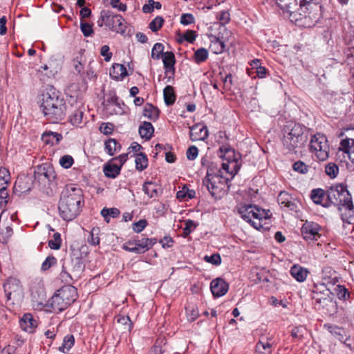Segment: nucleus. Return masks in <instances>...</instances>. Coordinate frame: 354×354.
Wrapping results in <instances>:
<instances>
[{
    "mask_svg": "<svg viewBox=\"0 0 354 354\" xmlns=\"http://www.w3.org/2000/svg\"><path fill=\"white\" fill-rule=\"evenodd\" d=\"M239 212L243 219L257 230L262 228L263 221L269 218L268 213L266 210L256 205H244L239 208Z\"/></svg>",
    "mask_w": 354,
    "mask_h": 354,
    "instance_id": "obj_5",
    "label": "nucleus"
},
{
    "mask_svg": "<svg viewBox=\"0 0 354 354\" xmlns=\"http://www.w3.org/2000/svg\"><path fill=\"white\" fill-rule=\"evenodd\" d=\"M334 297L333 292L324 284L317 285L313 290L312 298L317 304L322 305V301L331 299Z\"/></svg>",
    "mask_w": 354,
    "mask_h": 354,
    "instance_id": "obj_13",
    "label": "nucleus"
},
{
    "mask_svg": "<svg viewBox=\"0 0 354 354\" xmlns=\"http://www.w3.org/2000/svg\"><path fill=\"white\" fill-rule=\"evenodd\" d=\"M164 100L167 106L172 105L176 100V95L171 86H167L163 90Z\"/></svg>",
    "mask_w": 354,
    "mask_h": 354,
    "instance_id": "obj_38",
    "label": "nucleus"
},
{
    "mask_svg": "<svg viewBox=\"0 0 354 354\" xmlns=\"http://www.w3.org/2000/svg\"><path fill=\"white\" fill-rule=\"evenodd\" d=\"M164 21L165 20L162 17L157 16L150 22L149 26V28L154 32H157L162 28Z\"/></svg>",
    "mask_w": 354,
    "mask_h": 354,
    "instance_id": "obj_48",
    "label": "nucleus"
},
{
    "mask_svg": "<svg viewBox=\"0 0 354 354\" xmlns=\"http://www.w3.org/2000/svg\"><path fill=\"white\" fill-rule=\"evenodd\" d=\"M218 169H221L225 171L226 173H230L232 175H234L237 173L239 167L237 165V163L235 161L229 162L227 163H222L221 167H218Z\"/></svg>",
    "mask_w": 354,
    "mask_h": 354,
    "instance_id": "obj_44",
    "label": "nucleus"
},
{
    "mask_svg": "<svg viewBox=\"0 0 354 354\" xmlns=\"http://www.w3.org/2000/svg\"><path fill=\"white\" fill-rule=\"evenodd\" d=\"M100 18L111 30L122 35L125 33L124 19L121 15L114 14L109 10H102L100 12Z\"/></svg>",
    "mask_w": 354,
    "mask_h": 354,
    "instance_id": "obj_8",
    "label": "nucleus"
},
{
    "mask_svg": "<svg viewBox=\"0 0 354 354\" xmlns=\"http://www.w3.org/2000/svg\"><path fill=\"white\" fill-rule=\"evenodd\" d=\"M147 225V221L145 219H141L133 223L132 228L135 232L139 233L142 232Z\"/></svg>",
    "mask_w": 354,
    "mask_h": 354,
    "instance_id": "obj_60",
    "label": "nucleus"
},
{
    "mask_svg": "<svg viewBox=\"0 0 354 354\" xmlns=\"http://www.w3.org/2000/svg\"><path fill=\"white\" fill-rule=\"evenodd\" d=\"M310 151L320 161H324L329 157L330 146L326 137L322 133L313 136L310 141Z\"/></svg>",
    "mask_w": 354,
    "mask_h": 354,
    "instance_id": "obj_7",
    "label": "nucleus"
},
{
    "mask_svg": "<svg viewBox=\"0 0 354 354\" xmlns=\"http://www.w3.org/2000/svg\"><path fill=\"white\" fill-rule=\"evenodd\" d=\"M322 307L326 310L329 315H334L337 312V306L336 301L334 300V297L331 299H325L322 301Z\"/></svg>",
    "mask_w": 354,
    "mask_h": 354,
    "instance_id": "obj_36",
    "label": "nucleus"
},
{
    "mask_svg": "<svg viewBox=\"0 0 354 354\" xmlns=\"http://www.w3.org/2000/svg\"><path fill=\"white\" fill-rule=\"evenodd\" d=\"M125 109L124 104L120 103L116 95L112 96L106 105V111L110 115H122L125 113Z\"/></svg>",
    "mask_w": 354,
    "mask_h": 354,
    "instance_id": "obj_15",
    "label": "nucleus"
},
{
    "mask_svg": "<svg viewBox=\"0 0 354 354\" xmlns=\"http://www.w3.org/2000/svg\"><path fill=\"white\" fill-rule=\"evenodd\" d=\"M31 303L32 308L36 310H44L46 307L49 308L48 302L46 301V295L44 288L39 283L32 285L30 288Z\"/></svg>",
    "mask_w": 354,
    "mask_h": 354,
    "instance_id": "obj_9",
    "label": "nucleus"
},
{
    "mask_svg": "<svg viewBox=\"0 0 354 354\" xmlns=\"http://www.w3.org/2000/svg\"><path fill=\"white\" fill-rule=\"evenodd\" d=\"M62 240L59 233L53 234V239L48 241V246L53 250H58L61 247Z\"/></svg>",
    "mask_w": 354,
    "mask_h": 354,
    "instance_id": "obj_52",
    "label": "nucleus"
},
{
    "mask_svg": "<svg viewBox=\"0 0 354 354\" xmlns=\"http://www.w3.org/2000/svg\"><path fill=\"white\" fill-rule=\"evenodd\" d=\"M348 207L346 205L339 206L337 207L339 212L341 214L342 220L344 222H346L348 223H353L354 222V205L353 201H351V205L349 204Z\"/></svg>",
    "mask_w": 354,
    "mask_h": 354,
    "instance_id": "obj_22",
    "label": "nucleus"
},
{
    "mask_svg": "<svg viewBox=\"0 0 354 354\" xmlns=\"http://www.w3.org/2000/svg\"><path fill=\"white\" fill-rule=\"evenodd\" d=\"M99 130L104 135H109L113 131V125L109 122H104L100 125Z\"/></svg>",
    "mask_w": 354,
    "mask_h": 354,
    "instance_id": "obj_61",
    "label": "nucleus"
},
{
    "mask_svg": "<svg viewBox=\"0 0 354 354\" xmlns=\"http://www.w3.org/2000/svg\"><path fill=\"white\" fill-rule=\"evenodd\" d=\"M3 289L8 300L13 301L21 298L22 287L19 279L15 277L8 278L3 284Z\"/></svg>",
    "mask_w": 354,
    "mask_h": 354,
    "instance_id": "obj_10",
    "label": "nucleus"
},
{
    "mask_svg": "<svg viewBox=\"0 0 354 354\" xmlns=\"http://www.w3.org/2000/svg\"><path fill=\"white\" fill-rule=\"evenodd\" d=\"M121 165L113 163H107L104 166L103 171L105 176L111 178H116L120 173Z\"/></svg>",
    "mask_w": 354,
    "mask_h": 354,
    "instance_id": "obj_33",
    "label": "nucleus"
},
{
    "mask_svg": "<svg viewBox=\"0 0 354 354\" xmlns=\"http://www.w3.org/2000/svg\"><path fill=\"white\" fill-rule=\"evenodd\" d=\"M58 293L68 306L71 305L77 299V290L73 286L62 288L58 290Z\"/></svg>",
    "mask_w": 354,
    "mask_h": 354,
    "instance_id": "obj_18",
    "label": "nucleus"
},
{
    "mask_svg": "<svg viewBox=\"0 0 354 354\" xmlns=\"http://www.w3.org/2000/svg\"><path fill=\"white\" fill-rule=\"evenodd\" d=\"M290 274L297 281L303 282L306 279L308 270L299 265H294L290 269Z\"/></svg>",
    "mask_w": 354,
    "mask_h": 354,
    "instance_id": "obj_26",
    "label": "nucleus"
},
{
    "mask_svg": "<svg viewBox=\"0 0 354 354\" xmlns=\"http://www.w3.org/2000/svg\"><path fill=\"white\" fill-rule=\"evenodd\" d=\"M82 205V189L73 185L66 186L59 201V215L65 221H72L80 213Z\"/></svg>",
    "mask_w": 354,
    "mask_h": 354,
    "instance_id": "obj_1",
    "label": "nucleus"
},
{
    "mask_svg": "<svg viewBox=\"0 0 354 354\" xmlns=\"http://www.w3.org/2000/svg\"><path fill=\"white\" fill-rule=\"evenodd\" d=\"M134 249H131L132 252L136 254H142L148 251L156 243V239L142 238L135 239L133 241Z\"/></svg>",
    "mask_w": 354,
    "mask_h": 354,
    "instance_id": "obj_14",
    "label": "nucleus"
},
{
    "mask_svg": "<svg viewBox=\"0 0 354 354\" xmlns=\"http://www.w3.org/2000/svg\"><path fill=\"white\" fill-rule=\"evenodd\" d=\"M204 260L215 266H218L221 263V258L218 254H213L211 256H205Z\"/></svg>",
    "mask_w": 354,
    "mask_h": 354,
    "instance_id": "obj_59",
    "label": "nucleus"
},
{
    "mask_svg": "<svg viewBox=\"0 0 354 354\" xmlns=\"http://www.w3.org/2000/svg\"><path fill=\"white\" fill-rule=\"evenodd\" d=\"M276 4L281 10L286 11L288 15L292 9L297 6L298 0H274Z\"/></svg>",
    "mask_w": 354,
    "mask_h": 354,
    "instance_id": "obj_35",
    "label": "nucleus"
},
{
    "mask_svg": "<svg viewBox=\"0 0 354 354\" xmlns=\"http://www.w3.org/2000/svg\"><path fill=\"white\" fill-rule=\"evenodd\" d=\"M198 154V148L195 146H191L189 147L186 153V156L188 160H195Z\"/></svg>",
    "mask_w": 354,
    "mask_h": 354,
    "instance_id": "obj_62",
    "label": "nucleus"
},
{
    "mask_svg": "<svg viewBox=\"0 0 354 354\" xmlns=\"http://www.w3.org/2000/svg\"><path fill=\"white\" fill-rule=\"evenodd\" d=\"M274 344L272 336L262 335L256 344V354H272Z\"/></svg>",
    "mask_w": 354,
    "mask_h": 354,
    "instance_id": "obj_12",
    "label": "nucleus"
},
{
    "mask_svg": "<svg viewBox=\"0 0 354 354\" xmlns=\"http://www.w3.org/2000/svg\"><path fill=\"white\" fill-rule=\"evenodd\" d=\"M136 168L137 170L141 171L147 168L148 165V159L147 156L143 153L137 154L136 158Z\"/></svg>",
    "mask_w": 354,
    "mask_h": 354,
    "instance_id": "obj_40",
    "label": "nucleus"
},
{
    "mask_svg": "<svg viewBox=\"0 0 354 354\" xmlns=\"http://www.w3.org/2000/svg\"><path fill=\"white\" fill-rule=\"evenodd\" d=\"M154 128L151 122H144L139 127V134L142 138L149 140L153 136Z\"/></svg>",
    "mask_w": 354,
    "mask_h": 354,
    "instance_id": "obj_32",
    "label": "nucleus"
},
{
    "mask_svg": "<svg viewBox=\"0 0 354 354\" xmlns=\"http://www.w3.org/2000/svg\"><path fill=\"white\" fill-rule=\"evenodd\" d=\"M210 289L214 297H220L227 293L229 285L223 279L216 278L212 281Z\"/></svg>",
    "mask_w": 354,
    "mask_h": 354,
    "instance_id": "obj_16",
    "label": "nucleus"
},
{
    "mask_svg": "<svg viewBox=\"0 0 354 354\" xmlns=\"http://www.w3.org/2000/svg\"><path fill=\"white\" fill-rule=\"evenodd\" d=\"M162 59L166 71L174 73L176 62L174 54L172 52L167 51L162 54Z\"/></svg>",
    "mask_w": 354,
    "mask_h": 354,
    "instance_id": "obj_30",
    "label": "nucleus"
},
{
    "mask_svg": "<svg viewBox=\"0 0 354 354\" xmlns=\"http://www.w3.org/2000/svg\"><path fill=\"white\" fill-rule=\"evenodd\" d=\"M142 190L149 198H154L158 196L160 187L156 183L147 181L143 184Z\"/></svg>",
    "mask_w": 354,
    "mask_h": 354,
    "instance_id": "obj_25",
    "label": "nucleus"
},
{
    "mask_svg": "<svg viewBox=\"0 0 354 354\" xmlns=\"http://www.w3.org/2000/svg\"><path fill=\"white\" fill-rule=\"evenodd\" d=\"M49 308L46 307V312H61L66 309L68 306L65 303L63 298L59 293L54 295L49 301Z\"/></svg>",
    "mask_w": 354,
    "mask_h": 354,
    "instance_id": "obj_17",
    "label": "nucleus"
},
{
    "mask_svg": "<svg viewBox=\"0 0 354 354\" xmlns=\"http://www.w3.org/2000/svg\"><path fill=\"white\" fill-rule=\"evenodd\" d=\"M325 172L330 178H335L339 174V167L334 162H328L325 167Z\"/></svg>",
    "mask_w": 354,
    "mask_h": 354,
    "instance_id": "obj_45",
    "label": "nucleus"
},
{
    "mask_svg": "<svg viewBox=\"0 0 354 354\" xmlns=\"http://www.w3.org/2000/svg\"><path fill=\"white\" fill-rule=\"evenodd\" d=\"M324 328L339 342H345L347 340V335L343 328L332 324H325Z\"/></svg>",
    "mask_w": 354,
    "mask_h": 354,
    "instance_id": "obj_24",
    "label": "nucleus"
},
{
    "mask_svg": "<svg viewBox=\"0 0 354 354\" xmlns=\"http://www.w3.org/2000/svg\"><path fill=\"white\" fill-rule=\"evenodd\" d=\"M340 149L347 153L351 161L354 163V139L342 140Z\"/></svg>",
    "mask_w": 354,
    "mask_h": 354,
    "instance_id": "obj_29",
    "label": "nucleus"
},
{
    "mask_svg": "<svg viewBox=\"0 0 354 354\" xmlns=\"http://www.w3.org/2000/svg\"><path fill=\"white\" fill-rule=\"evenodd\" d=\"M195 22L194 17L189 13L183 14L180 17V23L183 25H189Z\"/></svg>",
    "mask_w": 354,
    "mask_h": 354,
    "instance_id": "obj_63",
    "label": "nucleus"
},
{
    "mask_svg": "<svg viewBox=\"0 0 354 354\" xmlns=\"http://www.w3.org/2000/svg\"><path fill=\"white\" fill-rule=\"evenodd\" d=\"M105 150L110 156H113L115 153L119 151L121 148L120 143L117 142L115 139L109 138L104 143Z\"/></svg>",
    "mask_w": 354,
    "mask_h": 354,
    "instance_id": "obj_37",
    "label": "nucleus"
},
{
    "mask_svg": "<svg viewBox=\"0 0 354 354\" xmlns=\"http://www.w3.org/2000/svg\"><path fill=\"white\" fill-rule=\"evenodd\" d=\"M110 75L113 79L122 80L128 75L126 67L120 64H114L110 70Z\"/></svg>",
    "mask_w": 354,
    "mask_h": 354,
    "instance_id": "obj_28",
    "label": "nucleus"
},
{
    "mask_svg": "<svg viewBox=\"0 0 354 354\" xmlns=\"http://www.w3.org/2000/svg\"><path fill=\"white\" fill-rule=\"evenodd\" d=\"M62 139V134L57 132H45L42 134L41 140L47 145H55Z\"/></svg>",
    "mask_w": 354,
    "mask_h": 354,
    "instance_id": "obj_31",
    "label": "nucleus"
},
{
    "mask_svg": "<svg viewBox=\"0 0 354 354\" xmlns=\"http://www.w3.org/2000/svg\"><path fill=\"white\" fill-rule=\"evenodd\" d=\"M84 107L77 103L75 109L70 115V122L73 126L79 127L82 123Z\"/></svg>",
    "mask_w": 354,
    "mask_h": 354,
    "instance_id": "obj_23",
    "label": "nucleus"
},
{
    "mask_svg": "<svg viewBox=\"0 0 354 354\" xmlns=\"http://www.w3.org/2000/svg\"><path fill=\"white\" fill-rule=\"evenodd\" d=\"M185 226L183 228V233L185 236L189 235L192 232H193L197 227V224L192 220H186Z\"/></svg>",
    "mask_w": 354,
    "mask_h": 354,
    "instance_id": "obj_57",
    "label": "nucleus"
},
{
    "mask_svg": "<svg viewBox=\"0 0 354 354\" xmlns=\"http://www.w3.org/2000/svg\"><path fill=\"white\" fill-rule=\"evenodd\" d=\"M99 228H93L88 237V242L89 244L96 246L100 243L99 237Z\"/></svg>",
    "mask_w": 354,
    "mask_h": 354,
    "instance_id": "obj_47",
    "label": "nucleus"
},
{
    "mask_svg": "<svg viewBox=\"0 0 354 354\" xmlns=\"http://www.w3.org/2000/svg\"><path fill=\"white\" fill-rule=\"evenodd\" d=\"M227 183L228 179L223 176L221 169H218L215 163H211L203 180V185L207 187L212 197L217 200L226 195L229 188Z\"/></svg>",
    "mask_w": 354,
    "mask_h": 354,
    "instance_id": "obj_4",
    "label": "nucleus"
},
{
    "mask_svg": "<svg viewBox=\"0 0 354 354\" xmlns=\"http://www.w3.org/2000/svg\"><path fill=\"white\" fill-rule=\"evenodd\" d=\"M196 192L193 189H189L186 187H183L181 190L176 193V198L180 201H188L194 198Z\"/></svg>",
    "mask_w": 354,
    "mask_h": 354,
    "instance_id": "obj_39",
    "label": "nucleus"
},
{
    "mask_svg": "<svg viewBox=\"0 0 354 354\" xmlns=\"http://www.w3.org/2000/svg\"><path fill=\"white\" fill-rule=\"evenodd\" d=\"M164 46L160 43H156L151 50V57L154 59H159L162 57L164 50Z\"/></svg>",
    "mask_w": 354,
    "mask_h": 354,
    "instance_id": "obj_49",
    "label": "nucleus"
},
{
    "mask_svg": "<svg viewBox=\"0 0 354 354\" xmlns=\"http://www.w3.org/2000/svg\"><path fill=\"white\" fill-rule=\"evenodd\" d=\"M19 326L23 330L32 333L37 328V322L31 314L26 313L20 319Z\"/></svg>",
    "mask_w": 354,
    "mask_h": 354,
    "instance_id": "obj_20",
    "label": "nucleus"
},
{
    "mask_svg": "<svg viewBox=\"0 0 354 354\" xmlns=\"http://www.w3.org/2000/svg\"><path fill=\"white\" fill-rule=\"evenodd\" d=\"M321 226L315 222L306 221L302 225L301 235L307 241H317L320 236Z\"/></svg>",
    "mask_w": 354,
    "mask_h": 354,
    "instance_id": "obj_11",
    "label": "nucleus"
},
{
    "mask_svg": "<svg viewBox=\"0 0 354 354\" xmlns=\"http://www.w3.org/2000/svg\"><path fill=\"white\" fill-rule=\"evenodd\" d=\"M73 162L74 160L70 155H64L59 159L60 165L65 169L70 168L73 165Z\"/></svg>",
    "mask_w": 354,
    "mask_h": 354,
    "instance_id": "obj_55",
    "label": "nucleus"
},
{
    "mask_svg": "<svg viewBox=\"0 0 354 354\" xmlns=\"http://www.w3.org/2000/svg\"><path fill=\"white\" fill-rule=\"evenodd\" d=\"M308 140L307 128L299 123L289 122L283 128L282 144L285 149L296 153Z\"/></svg>",
    "mask_w": 354,
    "mask_h": 354,
    "instance_id": "obj_3",
    "label": "nucleus"
},
{
    "mask_svg": "<svg viewBox=\"0 0 354 354\" xmlns=\"http://www.w3.org/2000/svg\"><path fill=\"white\" fill-rule=\"evenodd\" d=\"M74 342L73 335H68L64 338L62 345L59 348V350L63 353H67L74 345Z\"/></svg>",
    "mask_w": 354,
    "mask_h": 354,
    "instance_id": "obj_42",
    "label": "nucleus"
},
{
    "mask_svg": "<svg viewBox=\"0 0 354 354\" xmlns=\"http://www.w3.org/2000/svg\"><path fill=\"white\" fill-rule=\"evenodd\" d=\"M277 201L279 205H283L290 210L296 211L297 204L295 203L292 197L286 192H281L278 196Z\"/></svg>",
    "mask_w": 354,
    "mask_h": 354,
    "instance_id": "obj_21",
    "label": "nucleus"
},
{
    "mask_svg": "<svg viewBox=\"0 0 354 354\" xmlns=\"http://www.w3.org/2000/svg\"><path fill=\"white\" fill-rule=\"evenodd\" d=\"M209 48L214 53L219 54L224 51L225 45L223 41L218 38L214 37V39L211 41Z\"/></svg>",
    "mask_w": 354,
    "mask_h": 354,
    "instance_id": "obj_41",
    "label": "nucleus"
},
{
    "mask_svg": "<svg viewBox=\"0 0 354 354\" xmlns=\"http://www.w3.org/2000/svg\"><path fill=\"white\" fill-rule=\"evenodd\" d=\"M80 29L85 37H89L93 32L92 26L90 24L82 21L80 22Z\"/></svg>",
    "mask_w": 354,
    "mask_h": 354,
    "instance_id": "obj_58",
    "label": "nucleus"
},
{
    "mask_svg": "<svg viewBox=\"0 0 354 354\" xmlns=\"http://www.w3.org/2000/svg\"><path fill=\"white\" fill-rule=\"evenodd\" d=\"M57 263V259L53 256H48L46 257L45 261L42 263L41 270L42 271H46L49 270L52 266H55Z\"/></svg>",
    "mask_w": 354,
    "mask_h": 354,
    "instance_id": "obj_51",
    "label": "nucleus"
},
{
    "mask_svg": "<svg viewBox=\"0 0 354 354\" xmlns=\"http://www.w3.org/2000/svg\"><path fill=\"white\" fill-rule=\"evenodd\" d=\"M328 200L334 205L339 206L351 205L352 197L350 192L347 190L346 185L343 184H337L331 186L327 190Z\"/></svg>",
    "mask_w": 354,
    "mask_h": 354,
    "instance_id": "obj_6",
    "label": "nucleus"
},
{
    "mask_svg": "<svg viewBox=\"0 0 354 354\" xmlns=\"http://www.w3.org/2000/svg\"><path fill=\"white\" fill-rule=\"evenodd\" d=\"M41 109L46 120L51 123H57L66 115V102L64 97L53 87H49L42 95Z\"/></svg>",
    "mask_w": 354,
    "mask_h": 354,
    "instance_id": "obj_2",
    "label": "nucleus"
},
{
    "mask_svg": "<svg viewBox=\"0 0 354 354\" xmlns=\"http://www.w3.org/2000/svg\"><path fill=\"white\" fill-rule=\"evenodd\" d=\"M64 263H69L71 268V272L75 277H78L84 270V266L81 259L76 258L75 259H71L64 260Z\"/></svg>",
    "mask_w": 354,
    "mask_h": 354,
    "instance_id": "obj_27",
    "label": "nucleus"
},
{
    "mask_svg": "<svg viewBox=\"0 0 354 354\" xmlns=\"http://www.w3.org/2000/svg\"><path fill=\"white\" fill-rule=\"evenodd\" d=\"M337 295L339 299H346L349 297L350 293L348 290L343 286L338 285L335 288Z\"/></svg>",
    "mask_w": 354,
    "mask_h": 354,
    "instance_id": "obj_56",
    "label": "nucleus"
},
{
    "mask_svg": "<svg viewBox=\"0 0 354 354\" xmlns=\"http://www.w3.org/2000/svg\"><path fill=\"white\" fill-rule=\"evenodd\" d=\"M120 210L118 208H106L104 207L101 210L102 216H109L111 218H117L120 215Z\"/></svg>",
    "mask_w": 354,
    "mask_h": 354,
    "instance_id": "obj_54",
    "label": "nucleus"
},
{
    "mask_svg": "<svg viewBox=\"0 0 354 354\" xmlns=\"http://www.w3.org/2000/svg\"><path fill=\"white\" fill-rule=\"evenodd\" d=\"M324 196V192L322 189H313L311 193V198L316 204H321Z\"/></svg>",
    "mask_w": 354,
    "mask_h": 354,
    "instance_id": "obj_50",
    "label": "nucleus"
},
{
    "mask_svg": "<svg viewBox=\"0 0 354 354\" xmlns=\"http://www.w3.org/2000/svg\"><path fill=\"white\" fill-rule=\"evenodd\" d=\"M259 59H254L252 61V66L254 68H256V73L257 76L259 78H263L266 77L267 70L265 67L259 66Z\"/></svg>",
    "mask_w": 354,
    "mask_h": 354,
    "instance_id": "obj_53",
    "label": "nucleus"
},
{
    "mask_svg": "<svg viewBox=\"0 0 354 354\" xmlns=\"http://www.w3.org/2000/svg\"><path fill=\"white\" fill-rule=\"evenodd\" d=\"M158 109L151 104H146L143 109V116L153 121L156 120L159 117Z\"/></svg>",
    "mask_w": 354,
    "mask_h": 354,
    "instance_id": "obj_34",
    "label": "nucleus"
},
{
    "mask_svg": "<svg viewBox=\"0 0 354 354\" xmlns=\"http://www.w3.org/2000/svg\"><path fill=\"white\" fill-rule=\"evenodd\" d=\"M71 273L69 263H64L63 262L62 271L60 272V278L62 281L65 283H69L72 279V275Z\"/></svg>",
    "mask_w": 354,
    "mask_h": 354,
    "instance_id": "obj_43",
    "label": "nucleus"
},
{
    "mask_svg": "<svg viewBox=\"0 0 354 354\" xmlns=\"http://www.w3.org/2000/svg\"><path fill=\"white\" fill-rule=\"evenodd\" d=\"M207 57L208 51L204 48H201L194 53V62L196 64H201L205 62Z\"/></svg>",
    "mask_w": 354,
    "mask_h": 354,
    "instance_id": "obj_46",
    "label": "nucleus"
},
{
    "mask_svg": "<svg viewBox=\"0 0 354 354\" xmlns=\"http://www.w3.org/2000/svg\"><path fill=\"white\" fill-rule=\"evenodd\" d=\"M305 331H306V328L304 327H303L301 326H297V327H295L292 328V330L291 331V335L294 338L301 339L303 337Z\"/></svg>",
    "mask_w": 354,
    "mask_h": 354,
    "instance_id": "obj_64",
    "label": "nucleus"
},
{
    "mask_svg": "<svg viewBox=\"0 0 354 354\" xmlns=\"http://www.w3.org/2000/svg\"><path fill=\"white\" fill-rule=\"evenodd\" d=\"M208 129L205 125L196 124L191 128L189 133L192 141L204 140L208 137Z\"/></svg>",
    "mask_w": 354,
    "mask_h": 354,
    "instance_id": "obj_19",
    "label": "nucleus"
}]
</instances>
